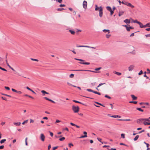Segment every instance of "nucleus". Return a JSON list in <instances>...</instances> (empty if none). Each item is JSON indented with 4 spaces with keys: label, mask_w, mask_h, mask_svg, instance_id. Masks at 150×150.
<instances>
[{
    "label": "nucleus",
    "mask_w": 150,
    "mask_h": 150,
    "mask_svg": "<svg viewBox=\"0 0 150 150\" xmlns=\"http://www.w3.org/2000/svg\"><path fill=\"white\" fill-rule=\"evenodd\" d=\"M106 8L108 10L110 11L112 10L110 6H107L106 7Z\"/></svg>",
    "instance_id": "nucleus-25"
},
{
    "label": "nucleus",
    "mask_w": 150,
    "mask_h": 150,
    "mask_svg": "<svg viewBox=\"0 0 150 150\" xmlns=\"http://www.w3.org/2000/svg\"><path fill=\"white\" fill-rule=\"evenodd\" d=\"M110 14L111 15H112L114 13V11L112 10L111 11H110Z\"/></svg>",
    "instance_id": "nucleus-60"
},
{
    "label": "nucleus",
    "mask_w": 150,
    "mask_h": 150,
    "mask_svg": "<svg viewBox=\"0 0 150 150\" xmlns=\"http://www.w3.org/2000/svg\"><path fill=\"white\" fill-rule=\"evenodd\" d=\"M5 141H6V139H3L1 140L0 141V142L1 144H3L4 143Z\"/></svg>",
    "instance_id": "nucleus-28"
},
{
    "label": "nucleus",
    "mask_w": 150,
    "mask_h": 150,
    "mask_svg": "<svg viewBox=\"0 0 150 150\" xmlns=\"http://www.w3.org/2000/svg\"><path fill=\"white\" fill-rule=\"evenodd\" d=\"M133 22L134 23H137L138 24L140 22L136 20H133Z\"/></svg>",
    "instance_id": "nucleus-27"
},
{
    "label": "nucleus",
    "mask_w": 150,
    "mask_h": 150,
    "mask_svg": "<svg viewBox=\"0 0 150 150\" xmlns=\"http://www.w3.org/2000/svg\"><path fill=\"white\" fill-rule=\"evenodd\" d=\"M97 139L99 141H100V142H101L102 144H103V143L101 142V140H102V139H101V138H97Z\"/></svg>",
    "instance_id": "nucleus-42"
},
{
    "label": "nucleus",
    "mask_w": 150,
    "mask_h": 150,
    "mask_svg": "<svg viewBox=\"0 0 150 150\" xmlns=\"http://www.w3.org/2000/svg\"><path fill=\"white\" fill-rule=\"evenodd\" d=\"M99 16L100 17H101L103 16V9L101 7H100V9L99 10Z\"/></svg>",
    "instance_id": "nucleus-8"
},
{
    "label": "nucleus",
    "mask_w": 150,
    "mask_h": 150,
    "mask_svg": "<svg viewBox=\"0 0 150 150\" xmlns=\"http://www.w3.org/2000/svg\"><path fill=\"white\" fill-rule=\"evenodd\" d=\"M4 146L3 145H1L0 146V149H4Z\"/></svg>",
    "instance_id": "nucleus-51"
},
{
    "label": "nucleus",
    "mask_w": 150,
    "mask_h": 150,
    "mask_svg": "<svg viewBox=\"0 0 150 150\" xmlns=\"http://www.w3.org/2000/svg\"><path fill=\"white\" fill-rule=\"evenodd\" d=\"M5 88L7 90H10V88L8 87L5 86Z\"/></svg>",
    "instance_id": "nucleus-58"
},
{
    "label": "nucleus",
    "mask_w": 150,
    "mask_h": 150,
    "mask_svg": "<svg viewBox=\"0 0 150 150\" xmlns=\"http://www.w3.org/2000/svg\"><path fill=\"white\" fill-rule=\"evenodd\" d=\"M87 137V135H84V136H81L80 137V138L86 137Z\"/></svg>",
    "instance_id": "nucleus-44"
},
{
    "label": "nucleus",
    "mask_w": 150,
    "mask_h": 150,
    "mask_svg": "<svg viewBox=\"0 0 150 150\" xmlns=\"http://www.w3.org/2000/svg\"><path fill=\"white\" fill-rule=\"evenodd\" d=\"M76 47H87L90 48H93V49H96V47H92L91 46H85V45H81V46H79V45H77Z\"/></svg>",
    "instance_id": "nucleus-5"
},
{
    "label": "nucleus",
    "mask_w": 150,
    "mask_h": 150,
    "mask_svg": "<svg viewBox=\"0 0 150 150\" xmlns=\"http://www.w3.org/2000/svg\"><path fill=\"white\" fill-rule=\"evenodd\" d=\"M122 4L126 5L129 7H130L132 8H133L134 7V6L133 5H132L130 3H128L125 1H122Z\"/></svg>",
    "instance_id": "nucleus-2"
},
{
    "label": "nucleus",
    "mask_w": 150,
    "mask_h": 150,
    "mask_svg": "<svg viewBox=\"0 0 150 150\" xmlns=\"http://www.w3.org/2000/svg\"><path fill=\"white\" fill-rule=\"evenodd\" d=\"M124 13V11H119V13L118 15L119 16H122V15Z\"/></svg>",
    "instance_id": "nucleus-18"
},
{
    "label": "nucleus",
    "mask_w": 150,
    "mask_h": 150,
    "mask_svg": "<svg viewBox=\"0 0 150 150\" xmlns=\"http://www.w3.org/2000/svg\"><path fill=\"white\" fill-rule=\"evenodd\" d=\"M103 31L105 33H106L108 32V33H110V30H109L104 29Z\"/></svg>",
    "instance_id": "nucleus-22"
},
{
    "label": "nucleus",
    "mask_w": 150,
    "mask_h": 150,
    "mask_svg": "<svg viewBox=\"0 0 150 150\" xmlns=\"http://www.w3.org/2000/svg\"><path fill=\"white\" fill-rule=\"evenodd\" d=\"M51 147V146L50 144H49L48 146L47 150H50Z\"/></svg>",
    "instance_id": "nucleus-53"
},
{
    "label": "nucleus",
    "mask_w": 150,
    "mask_h": 150,
    "mask_svg": "<svg viewBox=\"0 0 150 150\" xmlns=\"http://www.w3.org/2000/svg\"><path fill=\"white\" fill-rule=\"evenodd\" d=\"M79 108L78 106H76L73 105L72 107V109L75 113L78 112L79 110Z\"/></svg>",
    "instance_id": "nucleus-3"
},
{
    "label": "nucleus",
    "mask_w": 150,
    "mask_h": 150,
    "mask_svg": "<svg viewBox=\"0 0 150 150\" xmlns=\"http://www.w3.org/2000/svg\"><path fill=\"white\" fill-rule=\"evenodd\" d=\"M69 32L71 33V34L72 35H74L75 33V31L72 30H69Z\"/></svg>",
    "instance_id": "nucleus-20"
},
{
    "label": "nucleus",
    "mask_w": 150,
    "mask_h": 150,
    "mask_svg": "<svg viewBox=\"0 0 150 150\" xmlns=\"http://www.w3.org/2000/svg\"><path fill=\"white\" fill-rule=\"evenodd\" d=\"M63 130H67L68 132L69 131V129H68L67 127H66L64 129H63Z\"/></svg>",
    "instance_id": "nucleus-54"
},
{
    "label": "nucleus",
    "mask_w": 150,
    "mask_h": 150,
    "mask_svg": "<svg viewBox=\"0 0 150 150\" xmlns=\"http://www.w3.org/2000/svg\"><path fill=\"white\" fill-rule=\"evenodd\" d=\"M87 1H83V7L85 9H86L87 7Z\"/></svg>",
    "instance_id": "nucleus-7"
},
{
    "label": "nucleus",
    "mask_w": 150,
    "mask_h": 150,
    "mask_svg": "<svg viewBox=\"0 0 150 150\" xmlns=\"http://www.w3.org/2000/svg\"><path fill=\"white\" fill-rule=\"evenodd\" d=\"M41 92L43 94L42 95L44 96L45 95V94H49V93L48 92H46L44 90H42L41 91Z\"/></svg>",
    "instance_id": "nucleus-16"
},
{
    "label": "nucleus",
    "mask_w": 150,
    "mask_h": 150,
    "mask_svg": "<svg viewBox=\"0 0 150 150\" xmlns=\"http://www.w3.org/2000/svg\"><path fill=\"white\" fill-rule=\"evenodd\" d=\"M40 140L42 142L44 141L45 138V136H44L43 134L42 133L40 134Z\"/></svg>",
    "instance_id": "nucleus-6"
},
{
    "label": "nucleus",
    "mask_w": 150,
    "mask_h": 150,
    "mask_svg": "<svg viewBox=\"0 0 150 150\" xmlns=\"http://www.w3.org/2000/svg\"><path fill=\"white\" fill-rule=\"evenodd\" d=\"M136 109H137V110H139V111H141V112H142L144 111L142 109H141L140 108H137Z\"/></svg>",
    "instance_id": "nucleus-26"
},
{
    "label": "nucleus",
    "mask_w": 150,
    "mask_h": 150,
    "mask_svg": "<svg viewBox=\"0 0 150 150\" xmlns=\"http://www.w3.org/2000/svg\"><path fill=\"white\" fill-rule=\"evenodd\" d=\"M105 84V83H100V84H99V85L97 87H99L100 86H101L102 85H103V84Z\"/></svg>",
    "instance_id": "nucleus-41"
},
{
    "label": "nucleus",
    "mask_w": 150,
    "mask_h": 150,
    "mask_svg": "<svg viewBox=\"0 0 150 150\" xmlns=\"http://www.w3.org/2000/svg\"><path fill=\"white\" fill-rule=\"evenodd\" d=\"M110 36H111L110 35H106V37L107 38H109Z\"/></svg>",
    "instance_id": "nucleus-45"
},
{
    "label": "nucleus",
    "mask_w": 150,
    "mask_h": 150,
    "mask_svg": "<svg viewBox=\"0 0 150 150\" xmlns=\"http://www.w3.org/2000/svg\"><path fill=\"white\" fill-rule=\"evenodd\" d=\"M73 102H74L76 103H80V104H82V105H84L83 103H81V102H79V101H77V100H73Z\"/></svg>",
    "instance_id": "nucleus-21"
},
{
    "label": "nucleus",
    "mask_w": 150,
    "mask_h": 150,
    "mask_svg": "<svg viewBox=\"0 0 150 150\" xmlns=\"http://www.w3.org/2000/svg\"><path fill=\"white\" fill-rule=\"evenodd\" d=\"M120 120V121L125 120V121H130L131 120L130 119H125V120L119 119V120Z\"/></svg>",
    "instance_id": "nucleus-29"
},
{
    "label": "nucleus",
    "mask_w": 150,
    "mask_h": 150,
    "mask_svg": "<svg viewBox=\"0 0 150 150\" xmlns=\"http://www.w3.org/2000/svg\"><path fill=\"white\" fill-rule=\"evenodd\" d=\"M2 94L4 95V96H8V97H11V96L10 95H7V94Z\"/></svg>",
    "instance_id": "nucleus-47"
},
{
    "label": "nucleus",
    "mask_w": 150,
    "mask_h": 150,
    "mask_svg": "<svg viewBox=\"0 0 150 150\" xmlns=\"http://www.w3.org/2000/svg\"><path fill=\"white\" fill-rule=\"evenodd\" d=\"M126 30L128 31H130V28H129V27H127Z\"/></svg>",
    "instance_id": "nucleus-50"
},
{
    "label": "nucleus",
    "mask_w": 150,
    "mask_h": 150,
    "mask_svg": "<svg viewBox=\"0 0 150 150\" xmlns=\"http://www.w3.org/2000/svg\"><path fill=\"white\" fill-rule=\"evenodd\" d=\"M57 10L58 11H61L63 10H64V9L63 8H59L57 9Z\"/></svg>",
    "instance_id": "nucleus-24"
},
{
    "label": "nucleus",
    "mask_w": 150,
    "mask_h": 150,
    "mask_svg": "<svg viewBox=\"0 0 150 150\" xmlns=\"http://www.w3.org/2000/svg\"><path fill=\"white\" fill-rule=\"evenodd\" d=\"M143 73V71L142 70H141L139 72V75H140L142 74Z\"/></svg>",
    "instance_id": "nucleus-52"
},
{
    "label": "nucleus",
    "mask_w": 150,
    "mask_h": 150,
    "mask_svg": "<svg viewBox=\"0 0 150 150\" xmlns=\"http://www.w3.org/2000/svg\"><path fill=\"white\" fill-rule=\"evenodd\" d=\"M50 135L51 136V137H52L53 135V133L50 132Z\"/></svg>",
    "instance_id": "nucleus-61"
},
{
    "label": "nucleus",
    "mask_w": 150,
    "mask_h": 150,
    "mask_svg": "<svg viewBox=\"0 0 150 150\" xmlns=\"http://www.w3.org/2000/svg\"><path fill=\"white\" fill-rule=\"evenodd\" d=\"M0 69H1V70H3V71H7V70L6 69H5L4 68H3L2 67H1L0 66Z\"/></svg>",
    "instance_id": "nucleus-37"
},
{
    "label": "nucleus",
    "mask_w": 150,
    "mask_h": 150,
    "mask_svg": "<svg viewBox=\"0 0 150 150\" xmlns=\"http://www.w3.org/2000/svg\"><path fill=\"white\" fill-rule=\"evenodd\" d=\"M86 90L88 91L91 92H93V90L90 89H87Z\"/></svg>",
    "instance_id": "nucleus-35"
},
{
    "label": "nucleus",
    "mask_w": 150,
    "mask_h": 150,
    "mask_svg": "<svg viewBox=\"0 0 150 150\" xmlns=\"http://www.w3.org/2000/svg\"><path fill=\"white\" fill-rule=\"evenodd\" d=\"M74 76V74H71L69 75V77L70 78H73Z\"/></svg>",
    "instance_id": "nucleus-38"
},
{
    "label": "nucleus",
    "mask_w": 150,
    "mask_h": 150,
    "mask_svg": "<svg viewBox=\"0 0 150 150\" xmlns=\"http://www.w3.org/2000/svg\"><path fill=\"white\" fill-rule=\"evenodd\" d=\"M125 135L124 134H121V137H122L123 138H125Z\"/></svg>",
    "instance_id": "nucleus-40"
},
{
    "label": "nucleus",
    "mask_w": 150,
    "mask_h": 150,
    "mask_svg": "<svg viewBox=\"0 0 150 150\" xmlns=\"http://www.w3.org/2000/svg\"><path fill=\"white\" fill-rule=\"evenodd\" d=\"M69 146L70 147H71V146H73V145L71 143H69Z\"/></svg>",
    "instance_id": "nucleus-55"
},
{
    "label": "nucleus",
    "mask_w": 150,
    "mask_h": 150,
    "mask_svg": "<svg viewBox=\"0 0 150 150\" xmlns=\"http://www.w3.org/2000/svg\"><path fill=\"white\" fill-rule=\"evenodd\" d=\"M75 59H76V60H77L81 62H84V60L83 59H77V58H75Z\"/></svg>",
    "instance_id": "nucleus-32"
},
{
    "label": "nucleus",
    "mask_w": 150,
    "mask_h": 150,
    "mask_svg": "<svg viewBox=\"0 0 150 150\" xmlns=\"http://www.w3.org/2000/svg\"><path fill=\"white\" fill-rule=\"evenodd\" d=\"M149 120L147 118H140L138 119L137 120V122L138 124H141L145 121H149Z\"/></svg>",
    "instance_id": "nucleus-1"
},
{
    "label": "nucleus",
    "mask_w": 150,
    "mask_h": 150,
    "mask_svg": "<svg viewBox=\"0 0 150 150\" xmlns=\"http://www.w3.org/2000/svg\"><path fill=\"white\" fill-rule=\"evenodd\" d=\"M71 71H89L92 72L94 73H97V72H97L96 71H91L88 70H71Z\"/></svg>",
    "instance_id": "nucleus-4"
},
{
    "label": "nucleus",
    "mask_w": 150,
    "mask_h": 150,
    "mask_svg": "<svg viewBox=\"0 0 150 150\" xmlns=\"http://www.w3.org/2000/svg\"><path fill=\"white\" fill-rule=\"evenodd\" d=\"M124 22L127 23H130V20L127 19L125 20Z\"/></svg>",
    "instance_id": "nucleus-13"
},
{
    "label": "nucleus",
    "mask_w": 150,
    "mask_h": 150,
    "mask_svg": "<svg viewBox=\"0 0 150 150\" xmlns=\"http://www.w3.org/2000/svg\"><path fill=\"white\" fill-rule=\"evenodd\" d=\"M70 124L72 126H76V125L73 123H72V122H71L70 123Z\"/></svg>",
    "instance_id": "nucleus-63"
},
{
    "label": "nucleus",
    "mask_w": 150,
    "mask_h": 150,
    "mask_svg": "<svg viewBox=\"0 0 150 150\" xmlns=\"http://www.w3.org/2000/svg\"><path fill=\"white\" fill-rule=\"evenodd\" d=\"M101 69V67H99V68H98L95 69V70L96 71H98V70H100Z\"/></svg>",
    "instance_id": "nucleus-43"
},
{
    "label": "nucleus",
    "mask_w": 150,
    "mask_h": 150,
    "mask_svg": "<svg viewBox=\"0 0 150 150\" xmlns=\"http://www.w3.org/2000/svg\"><path fill=\"white\" fill-rule=\"evenodd\" d=\"M138 24L139 25L140 27V28H144V25L140 22H139V23Z\"/></svg>",
    "instance_id": "nucleus-19"
},
{
    "label": "nucleus",
    "mask_w": 150,
    "mask_h": 150,
    "mask_svg": "<svg viewBox=\"0 0 150 150\" xmlns=\"http://www.w3.org/2000/svg\"><path fill=\"white\" fill-rule=\"evenodd\" d=\"M148 24L147 23L146 25H145L144 26V28H146L147 27H149V25H148Z\"/></svg>",
    "instance_id": "nucleus-62"
},
{
    "label": "nucleus",
    "mask_w": 150,
    "mask_h": 150,
    "mask_svg": "<svg viewBox=\"0 0 150 150\" xmlns=\"http://www.w3.org/2000/svg\"><path fill=\"white\" fill-rule=\"evenodd\" d=\"M28 122V120H26L22 123V124L24 125L25 124V123H27Z\"/></svg>",
    "instance_id": "nucleus-46"
},
{
    "label": "nucleus",
    "mask_w": 150,
    "mask_h": 150,
    "mask_svg": "<svg viewBox=\"0 0 150 150\" xmlns=\"http://www.w3.org/2000/svg\"><path fill=\"white\" fill-rule=\"evenodd\" d=\"M59 3H61L62 2V0H56Z\"/></svg>",
    "instance_id": "nucleus-48"
},
{
    "label": "nucleus",
    "mask_w": 150,
    "mask_h": 150,
    "mask_svg": "<svg viewBox=\"0 0 150 150\" xmlns=\"http://www.w3.org/2000/svg\"><path fill=\"white\" fill-rule=\"evenodd\" d=\"M134 66L133 65H131L128 67L129 71H132L134 69Z\"/></svg>",
    "instance_id": "nucleus-10"
},
{
    "label": "nucleus",
    "mask_w": 150,
    "mask_h": 150,
    "mask_svg": "<svg viewBox=\"0 0 150 150\" xmlns=\"http://www.w3.org/2000/svg\"><path fill=\"white\" fill-rule=\"evenodd\" d=\"M16 93H17L18 94H21L22 93V92H21V91H17Z\"/></svg>",
    "instance_id": "nucleus-57"
},
{
    "label": "nucleus",
    "mask_w": 150,
    "mask_h": 150,
    "mask_svg": "<svg viewBox=\"0 0 150 150\" xmlns=\"http://www.w3.org/2000/svg\"><path fill=\"white\" fill-rule=\"evenodd\" d=\"M67 84L68 85H70V86H73V87H76V86H74V85H72L70 83H69V82H67Z\"/></svg>",
    "instance_id": "nucleus-39"
},
{
    "label": "nucleus",
    "mask_w": 150,
    "mask_h": 150,
    "mask_svg": "<svg viewBox=\"0 0 150 150\" xmlns=\"http://www.w3.org/2000/svg\"><path fill=\"white\" fill-rule=\"evenodd\" d=\"M129 103H134L135 104H136L137 103V101H129Z\"/></svg>",
    "instance_id": "nucleus-30"
},
{
    "label": "nucleus",
    "mask_w": 150,
    "mask_h": 150,
    "mask_svg": "<svg viewBox=\"0 0 150 150\" xmlns=\"http://www.w3.org/2000/svg\"><path fill=\"white\" fill-rule=\"evenodd\" d=\"M79 63L80 64H86V65H89L90 64V63L89 62H80Z\"/></svg>",
    "instance_id": "nucleus-15"
},
{
    "label": "nucleus",
    "mask_w": 150,
    "mask_h": 150,
    "mask_svg": "<svg viewBox=\"0 0 150 150\" xmlns=\"http://www.w3.org/2000/svg\"><path fill=\"white\" fill-rule=\"evenodd\" d=\"M111 117L115 118H120L121 117V116L118 115H114L111 116Z\"/></svg>",
    "instance_id": "nucleus-12"
},
{
    "label": "nucleus",
    "mask_w": 150,
    "mask_h": 150,
    "mask_svg": "<svg viewBox=\"0 0 150 150\" xmlns=\"http://www.w3.org/2000/svg\"><path fill=\"white\" fill-rule=\"evenodd\" d=\"M59 6L60 7H64L65 6V5L64 4H61L60 5H59Z\"/></svg>",
    "instance_id": "nucleus-59"
},
{
    "label": "nucleus",
    "mask_w": 150,
    "mask_h": 150,
    "mask_svg": "<svg viewBox=\"0 0 150 150\" xmlns=\"http://www.w3.org/2000/svg\"><path fill=\"white\" fill-rule=\"evenodd\" d=\"M144 125H150V120L149 121H145L143 122Z\"/></svg>",
    "instance_id": "nucleus-9"
},
{
    "label": "nucleus",
    "mask_w": 150,
    "mask_h": 150,
    "mask_svg": "<svg viewBox=\"0 0 150 150\" xmlns=\"http://www.w3.org/2000/svg\"><path fill=\"white\" fill-rule=\"evenodd\" d=\"M30 59L32 60V61H37V62H38V59H33V58H30Z\"/></svg>",
    "instance_id": "nucleus-33"
},
{
    "label": "nucleus",
    "mask_w": 150,
    "mask_h": 150,
    "mask_svg": "<svg viewBox=\"0 0 150 150\" xmlns=\"http://www.w3.org/2000/svg\"><path fill=\"white\" fill-rule=\"evenodd\" d=\"M65 139V138L64 137H62L59 139V140L60 141H63Z\"/></svg>",
    "instance_id": "nucleus-34"
},
{
    "label": "nucleus",
    "mask_w": 150,
    "mask_h": 150,
    "mask_svg": "<svg viewBox=\"0 0 150 150\" xmlns=\"http://www.w3.org/2000/svg\"><path fill=\"white\" fill-rule=\"evenodd\" d=\"M139 136L138 135H137L135 137L134 139V141H135L137 140L138 138L139 137Z\"/></svg>",
    "instance_id": "nucleus-23"
},
{
    "label": "nucleus",
    "mask_w": 150,
    "mask_h": 150,
    "mask_svg": "<svg viewBox=\"0 0 150 150\" xmlns=\"http://www.w3.org/2000/svg\"><path fill=\"white\" fill-rule=\"evenodd\" d=\"M146 36V37H150V34H147V35H145Z\"/></svg>",
    "instance_id": "nucleus-64"
},
{
    "label": "nucleus",
    "mask_w": 150,
    "mask_h": 150,
    "mask_svg": "<svg viewBox=\"0 0 150 150\" xmlns=\"http://www.w3.org/2000/svg\"><path fill=\"white\" fill-rule=\"evenodd\" d=\"M13 124L17 126H20L21 124V123L20 122H13Z\"/></svg>",
    "instance_id": "nucleus-14"
},
{
    "label": "nucleus",
    "mask_w": 150,
    "mask_h": 150,
    "mask_svg": "<svg viewBox=\"0 0 150 150\" xmlns=\"http://www.w3.org/2000/svg\"><path fill=\"white\" fill-rule=\"evenodd\" d=\"M131 96L132 97L133 100H136L137 98V97L133 95H131Z\"/></svg>",
    "instance_id": "nucleus-11"
},
{
    "label": "nucleus",
    "mask_w": 150,
    "mask_h": 150,
    "mask_svg": "<svg viewBox=\"0 0 150 150\" xmlns=\"http://www.w3.org/2000/svg\"><path fill=\"white\" fill-rule=\"evenodd\" d=\"M11 90L15 92H16L17 91L13 88H12Z\"/></svg>",
    "instance_id": "nucleus-56"
},
{
    "label": "nucleus",
    "mask_w": 150,
    "mask_h": 150,
    "mask_svg": "<svg viewBox=\"0 0 150 150\" xmlns=\"http://www.w3.org/2000/svg\"><path fill=\"white\" fill-rule=\"evenodd\" d=\"M58 147V146L53 147V150H55V149H57Z\"/></svg>",
    "instance_id": "nucleus-49"
},
{
    "label": "nucleus",
    "mask_w": 150,
    "mask_h": 150,
    "mask_svg": "<svg viewBox=\"0 0 150 150\" xmlns=\"http://www.w3.org/2000/svg\"><path fill=\"white\" fill-rule=\"evenodd\" d=\"M113 73L115 74H116L118 76H120L121 75V73H120V72H117L116 71H114L113 72Z\"/></svg>",
    "instance_id": "nucleus-17"
},
{
    "label": "nucleus",
    "mask_w": 150,
    "mask_h": 150,
    "mask_svg": "<svg viewBox=\"0 0 150 150\" xmlns=\"http://www.w3.org/2000/svg\"><path fill=\"white\" fill-rule=\"evenodd\" d=\"M27 139H28V138L27 137L25 139V145L26 146L28 145Z\"/></svg>",
    "instance_id": "nucleus-31"
},
{
    "label": "nucleus",
    "mask_w": 150,
    "mask_h": 150,
    "mask_svg": "<svg viewBox=\"0 0 150 150\" xmlns=\"http://www.w3.org/2000/svg\"><path fill=\"white\" fill-rule=\"evenodd\" d=\"M105 97L106 98H108V99H111V97H110V96H108V95H105Z\"/></svg>",
    "instance_id": "nucleus-36"
}]
</instances>
